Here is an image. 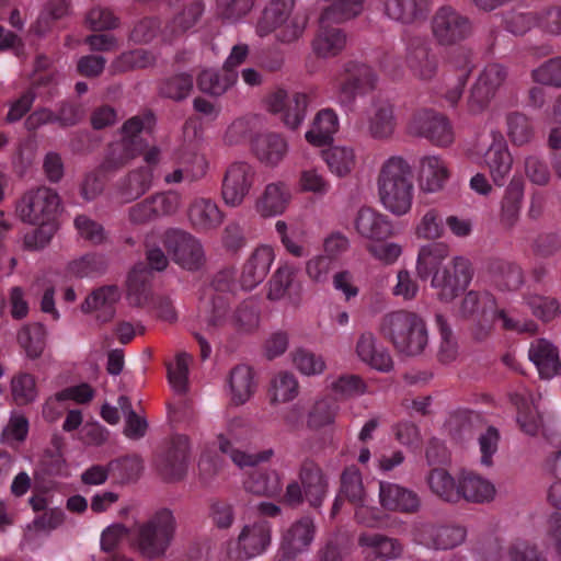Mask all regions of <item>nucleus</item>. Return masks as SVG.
<instances>
[{
    "mask_svg": "<svg viewBox=\"0 0 561 561\" xmlns=\"http://www.w3.org/2000/svg\"><path fill=\"white\" fill-rule=\"evenodd\" d=\"M378 196L386 209L394 215L407 214L413 199V169L401 156L389 157L377 176Z\"/></svg>",
    "mask_w": 561,
    "mask_h": 561,
    "instance_id": "1",
    "label": "nucleus"
},
{
    "mask_svg": "<svg viewBox=\"0 0 561 561\" xmlns=\"http://www.w3.org/2000/svg\"><path fill=\"white\" fill-rule=\"evenodd\" d=\"M379 333L398 352L408 356L421 354L428 342L424 319L408 310H398L385 314L379 324Z\"/></svg>",
    "mask_w": 561,
    "mask_h": 561,
    "instance_id": "2",
    "label": "nucleus"
},
{
    "mask_svg": "<svg viewBox=\"0 0 561 561\" xmlns=\"http://www.w3.org/2000/svg\"><path fill=\"white\" fill-rule=\"evenodd\" d=\"M176 528L172 511L161 508L146 522L136 525L130 546L146 560L162 558L175 538Z\"/></svg>",
    "mask_w": 561,
    "mask_h": 561,
    "instance_id": "3",
    "label": "nucleus"
},
{
    "mask_svg": "<svg viewBox=\"0 0 561 561\" xmlns=\"http://www.w3.org/2000/svg\"><path fill=\"white\" fill-rule=\"evenodd\" d=\"M459 313L462 318L474 322L472 333L478 341H482L490 335L496 318L503 321L505 329H517V325L507 317L505 311L497 309L496 300L489 291H468L460 302Z\"/></svg>",
    "mask_w": 561,
    "mask_h": 561,
    "instance_id": "4",
    "label": "nucleus"
},
{
    "mask_svg": "<svg viewBox=\"0 0 561 561\" xmlns=\"http://www.w3.org/2000/svg\"><path fill=\"white\" fill-rule=\"evenodd\" d=\"M60 206L58 193L48 186L32 187L24 192L15 205L19 219L33 226L50 224Z\"/></svg>",
    "mask_w": 561,
    "mask_h": 561,
    "instance_id": "5",
    "label": "nucleus"
},
{
    "mask_svg": "<svg viewBox=\"0 0 561 561\" xmlns=\"http://www.w3.org/2000/svg\"><path fill=\"white\" fill-rule=\"evenodd\" d=\"M162 242L172 260L184 270L197 271L206 262L201 242L187 231L168 229Z\"/></svg>",
    "mask_w": 561,
    "mask_h": 561,
    "instance_id": "6",
    "label": "nucleus"
},
{
    "mask_svg": "<svg viewBox=\"0 0 561 561\" xmlns=\"http://www.w3.org/2000/svg\"><path fill=\"white\" fill-rule=\"evenodd\" d=\"M472 277L471 262L465 256H455L440 272L433 275L431 284L440 300L451 301L467 288Z\"/></svg>",
    "mask_w": 561,
    "mask_h": 561,
    "instance_id": "7",
    "label": "nucleus"
},
{
    "mask_svg": "<svg viewBox=\"0 0 561 561\" xmlns=\"http://www.w3.org/2000/svg\"><path fill=\"white\" fill-rule=\"evenodd\" d=\"M432 34L440 46H453L472 33V22L449 5L439 8L432 18Z\"/></svg>",
    "mask_w": 561,
    "mask_h": 561,
    "instance_id": "8",
    "label": "nucleus"
},
{
    "mask_svg": "<svg viewBox=\"0 0 561 561\" xmlns=\"http://www.w3.org/2000/svg\"><path fill=\"white\" fill-rule=\"evenodd\" d=\"M190 439L185 435L173 436L165 450L156 461L157 469L164 481L174 482L184 478L187 470Z\"/></svg>",
    "mask_w": 561,
    "mask_h": 561,
    "instance_id": "9",
    "label": "nucleus"
},
{
    "mask_svg": "<svg viewBox=\"0 0 561 561\" xmlns=\"http://www.w3.org/2000/svg\"><path fill=\"white\" fill-rule=\"evenodd\" d=\"M255 180V171L247 162L239 161L231 163L222 179L221 196L224 202L232 207L240 206Z\"/></svg>",
    "mask_w": 561,
    "mask_h": 561,
    "instance_id": "10",
    "label": "nucleus"
},
{
    "mask_svg": "<svg viewBox=\"0 0 561 561\" xmlns=\"http://www.w3.org/2000/svg\"><path fill=\"white\" fill-rule=\"evenodd\" d=\"M376 83L377 76L371 67L357 61H348L337 85L339 99L343 104H352L358 94L374 90Z\"/></svg>",
    "mask_w": 561,
    "mask_h": 561,
    "instance_id": "11",
    "label": "nucleus"
},
{
    "mask_svg": "<svg viewBox=\"0 0 561 561\" xmlns=\"http://www.w3.org/2000/svg\"><path fill=\"white\" fill-rule=\"evenodd\" d=\"M411 128L437 146H448L454 141L450 122L442 114L431 111L419 112L412 118Z\"/></svg>",
    "mask_w": 561,
    "mask_h": 561,
    "instance_id": "12",
    "label": "nucleus"
},
{
    "mask_svg": "<svg viewBox=\"0 0 561 561\" xmlns=\"http://www.w3.org/2000/svg\"><path fill=\"white\" fill-rule=\"evenodd\" d=\"M298 480L306 501L312 507H320L329 489L328 477L320 465L311 458L304 459L298 469Z\"/></svg>",
    "mask_w": 561,
    "mask_h": 561,
    "instance_id": "13",
    "label": "nucleus"
},
{
    "mask_svg": "<svg viewBox=\"0 0 561 561\" xmlns=\"http://www.w3.org/2000/svg\"><path fill=\"white\" fill-rule=\"evenodd\" d=\"M358 546L367 561H391L401 558L404 545L398 538L381 533H363Z\"/></svg>",
    "mask_w": 561,
    "mask_h": 561,
    "instance_id": "14",
    "label": "nucleus"
},
{
    "mask_svg": "<svg viewBox=\"0 0 561 561\" xmlns=\"http://www.w3.org/2000/svg\"><path fill=\"white\" fill-rule=\"evenodd\" d=\"M317 534L314 520L302 516L295 520L283 534L279 543V553L301 554L307 552Z\"/></svg>",
    "mask_w": 561,
    "mask_h": 561,
    "instance_id": "15",
    "label": "nucleus"
},
{
    "mask_svg": "<svg viewBox=\"0 0 561 561\" xmlns=\"http://www.w3.org/2000/svg\"><path fill=\"white\" fill-rule=\"evenodd\" d=\"M379 503L386 511L404 514L417 513L421 507V499L414 491L387 481L379 483Z\"/></svg>",
    "mask_w": 561,
    "mask_h": 561,
    "instance_id": "16",
    "label": "nucleus"
},
{
    "mask_svg": "<svg viewBox=\"0 0 561 561\" xmlns=\"http://www.w3.org/2000/svg\"><path fill=\"white\" fill-rule=\"evenodd\" d=\"M272 528L266 520H256L243 526L238 536V553L251 559L262 554L271 545Z\"/></svg>",
    "mask_w": 561,
    "mask_h": 561,
    "instance_id": "17",
    "label": "nucleus"
},
{
    "mask_svg": "<svg viewBox=\"0 0 561 561\" xmlns=\"http://www.w3.org/2000/svg\"><path fill=\"white\" fill-rule=\"evenodd\" d=\"M357 233L370 241H385L392 236V225L388 217L371 207H362L354 220Z\"/></svg>",
    "mask_w": 561,
    "mask_h": 561,
    "instance_id": "18",
    "label": "nucleus"
},
{
    "mask_svg": "<svg viewBox=\"0 0 561 561\" xmlns=\"http://www.w3.org/2000/svg\"><path fill=\"white\" fill-rule=\"evenodd\" d=\"M274 261V251L271 247L256 248L245 261L240 275V284L245 290H251L262 283Z\"/></svg>",
    "mask_w": 561,
    "mask_h": 561,
    "instance_id": "19",
    "label": "nucleus"
},
{
    "mask_svg": "<svg viewBox=\"0 0 561 561\" xmlns=\"http://www.w3.org/2000/svg\"><path fill=\"white\" fill-rule=\"evenodd\" d=\"M121 299V290L116 285H106L93 290L82 302L81 310L85 313L96 311V319L102 323L114 319L116 304Z\"/></svg>",
    "mask_w": 561,
    "mask_h": 561,
    "instance_id": "20",
    "label": "nucleus"
},
{
    "mask_svg": "<svg viewBox=\"0 0 561 561\" xmlns=\"http://www.w3.org/2000/svg\"><path fill=\"white\" fill-rule=\"evenodd\" d=\"M405 61L412 75L420 80L428 81L437 75V55L425 44L410 46Z\"/></svg>",
    "mask_w": 561,
    "mask_h": 561,
    "instance_id": "21",
    "label": "nucleus"
},
{
    "mask_svg": "<svg viewBox=\"0 0 561 561\" xmlns=\"http://www.w3.org/2000/svg\"><path fill=\"white\" fill-rule=\"evenodd\" d=\"M486 272L494 285L503 290H516L524 282L520 266L503 257H491Z\"/></svg>",
    "mask_w": 561,
    "mask_h": 561,
    "instance_id": "22",
    "label": "nucleus"
},
{
    "mask_svg": "<svg viewBox=\"0 0 561 561\" xmlns=\"http://www.w3.org/2000/svg\"><path fill=\"white\" fill-rule=\"evenodd\" d=\"M356 353L364 363L377 370L390 371L393 368L390 353L378 344L376 336L370 332L360 334Z\"/></svg>",
    "mask_w": 561,
    "mask_h": 561,
    "instance_id": "23",
    "label": "nucleus"
},
{
    "mask_svg": "<svg viewBox=\"0 0 561 561\" xmlns=\"http://www.w3.org/2000/svg\"><path fill=\"white\" fill-rule=\"evenodd\" d=\"M151 167H140L129 171L118 183L117 193L126 202H133L145 195L152 186Z\"/></svg>",
    "mask_w": 561,
    "mask_h": 561,
    "instance_id": "24",
    "label": "nucleus"
},
{
    "mask_svg": "<svg viewBox=\"0 0 561 561\" xmlns=\"http://www.w3.org/2000/svg\"><path fill=\"white\" fill-rule=\"evenodd\" d=\"M450 255V247L446 242H431L420 248L416 260V275L420 279H427L436 272H440L439 266L443 261Z\"/></svg>",
    "mask_w": 561,
    "mask_h": 561,
    "instance_id": "25",
    "label": "nucleus"
},
{
    "mask_svg": "<svg viewBox=\"0 0 561 561\" xmlns=\"http://www.w3.org/2000/svg\"><path fill=\"white\" fill-rule=\"evenodd\" d=\"M228 383L231 402L234 405H242L249 401L257 387L253 368L244 364H239L230 370Z\"/></svg>",
    "mask_w": 561,
    "mask_h": 561,
    "instance_id": "26",
    "label": "nucleus"
},
{
    "mask_svg": "<svg viewBox=\"0 0 561 561\" xmlns=\"http://www.w3.org/2000/svg\"><path fill=\"white\" fill-rule=\"evenodd\" d=\"M290 201V192L285 183L267 184L256 199L255 209L262 217L283 214Z\"/></svg>",
    "mask_w": 561,
    "mask_h": 561,
    "instance_id": "27",
    "label": "nucleus"
},
{
    "mask_svg": "<svg viewBox=\"0 0 561 561\" xmlns=\"http://www.w3.org/2000/svg\"><path fill=\"white\" fill-rule=\"evenodd\" d=\"M251 150L261 162L275 165L286 154L287 144L277 134H257L251 140Z\"/></svg>",
    "mask_w": 561,
    "mask_h": 561,
    "instance_id": "28",
    "label": "nucleus"
},
{
    "mask_svg": "<svg viewBox=\"0 0 561 561\" xmlns=\"http://www.w3.org/2000/svg\"><path fill=\"white\" fill-rule=\"evenodd\" d=\"M319 23V31L312 42L313 51L323 58L339 55L346 46V34L341 28L332 27V22Z\"/></svg>",
    "mask_w": 561,
    "mask_h": 561,
    "instance_id": "29",
    "label": "nucleus"
},
{
    "mask_svg": "<svg viewBox=\"0 0 561 561\" xmlns=\"http://www.w3.org/2000/svg\"><path fill=\"white\" fill-rule=\"evenodd\" d=\"M396 126L393 105L387 101L376 103L368 118V135L376 140H387L394 134Z\"/></svg>",
    "mask_w": 561,
    "mask_h": 561,
    "instance_id": "30",
    "label": "nucleus"
},
{
    "mask_svg": "<svg viewBox=\"0 0 561 561\" xmlns=\"http://www.w3.org/2000/svg\"><path fill=\"white\" fill-rule=\"evenodd\" d=\"M529 357L537 366L542 378H552L561 371L558 351L546 340H538L531 344Z\"/></svg>",
    "mask_w": 561,
    "mask_h": 561,
    "instance_id": "31",
    "label": "nucleus"
},
{
    "mask_svg": "<svg viewBox=\"0 0 561 561\" xmlns=\"http://www.w3.org/2000/svg\"><path fill=\"white\" fill-rule=\"evenodd\" d=\"M188 219L193 227L199 230H211L221 225L224 214L211 199H195L187 210Z\"/></svg>",
    "mask_w": 561,
    "mask_h": 561,
    "instance_id": "32",
    "label": "nucleus"
},
{
    "mask_svg": "<svg viewBox=\"0 0 561 561\" xmlns=\"http://www.w3.org/2000/svg\"><path fill=\"white\" fill-rule=\"evenodd\" d=\"M204 10L205 4L202 0H194L190 2L164 26L162 30L163 38L165 41H172L173 38L184 34L198 22Z\"/></svg>",
    "mask_w": 561,
    "mask_h": 561,
    "instance_id": "33",
    "label": "nucleus"
},
{
    "mask_svg": "<svg viewBox=\"0 0 561 561\" xmlns=\"http://www.w3.org/2000/svg\"><path fill=\"white\" fill-rule=\"evenodd\" d=\"M339 130V118L332 108L319 111L312 127L306 133V140L317 147H323L332 141V136Z\"/></svg>",
    "mask_w": 561,
    "mask_h": 561,
    "instance_id": "34",
    "label": "nucleus"
},
{
    "mask_svg": "<svg viewBox=\"0 0 561 561\" xmlns=\"http://www.w3.org/2000/svg\"><path fill=\"white\" fill-rule=\"evenodd\" d=\"M428 0H386V14L398 22L412 24L425 18Z\"/></svg>",
    "mask_w": 561,
    "mask_h": 561,
    "instance_id": "35",
    "label": "nucleus"
},
{
    "mask_svg": "<svg viewBox=\"0 0 561 561\" xmlns=\"http://www.w3.org/2000/svg\"><path fill=\"white\" fill-rule=\"evenodd\" d=\"M449 178L446 163L438 157H424L420 162V183L426 192H437L443 188Z\"/></svg>",
    "mask_w": 561,
    "mask_h": 561,
    "instance_id": "36",
    "label": "nucleus"
},
{
    "mask_svg": "<svg viewBox=\"0 0 561 561\" xmlns=\"http://www.w3.org/2000/svg\"><path fill=\"white\" fill-rule=\"evenodd\" d=\"M451 62L459 69V75L456 83L447 90L445 99L451 106H455L461 99L463 88L473 68L471 49L459 47L454 51Z\"/></svg>",
    "mask_w": 561,
    "mask_h": 561,
    "instance_id": "37",
    "label": "nucleus"
},
{
    "mask_svg": "<svg viewBox=\"0 0 561 561\" xmlns=\"http://www.w3.org/2000/svg\"><path fill=\"white\" fill-rule=\"evenodd\" d=\"M295 5V0H274L263 11L257 22L256 31L265 36L277 27L284 26Z\"/></svg>",
    "mask_w": 561,
    "mask_h": 561,
    "instance_id": "38",
    "label": "nucleus"
},
{
    "mask_svg": "<svg viewBox=\"0 0 561 561\" xmlns=\"http://www.w3.org/2000/svg\"><path fill=\"white\" fill-rule=\"evenodd\" d=\"M460 499L468 502L484 503L493 500L494 485L482 477L472 472L465 473L459 480Z\"/></svg>",
    "mask_w": 561,
    "mask_h": 561,
    "instance_id": "39",
    "label": "nucleus"
},
{
    "mask_svg": "<svg viewBox=\"0 0 561 561\" xmlns=\"http://www.w3.org/2000/svg\"><path fill=\"white\" fill-rule=\"evenodd\" d=\"M141 152L140 147H137L133 140L121 139L108 146L101 169L105 172L117 171L140 156Z\"/></svg>",
    "mask_w": 561,
    "mask_h": 561,
    "instance_id": "40",
    "label": "nucleus"
},
{
    "mask_svg": "<svg viewBox=\"0 0 561 561\" xmlns=\"http://www.w3.org/2000/svg\"><path fill=\"white\" fill-rule=\"evenodd\" d=\"M523 196V181L513 179L506 187L500 215L501 225L506 229H512L517 222Z\"/></svg>",
    "mask_w": 561,
    "mask_h": 561,
    "instance_id": "41",
    "label": "nucleus"
},
{
    "mask_svg": "<svg viewBox=\"0 0 561 561\" xmlns=\"http://www.w3.org/2000/svg\"><path fill=\"white\" fill-rule=\"evenodd\" d=\"M47 331L42 323L23 325L18 332V343L30 359H37L46 347Z\"/></svg>",
    "mask_w": 561,
    "mask_h": 561,
    "instance_id": "42",
    "label": "nucleus"
},
{
    "mask_svg": "<svg viewBox=\"0 0 561 561\" xmlns=\"http://www.w3.org/2000/svg\"><path fill=\"white\" fill-rule=\"evenodd\" d=\"M493 181L501 185L511 171L513 159L505 144L494 141L484 154Z\"/></svg>",
    "mask_w": 561,
    "mask_h": 561,
    "instance_id": "43",
    "label": "nucleus"
},
{
    "mask_svg": "<svg viewBox=\"0 0 561 561\" xmlns=\"http://www.w3.org/2000/svg\"><path fill=\"white\" fill-rule=\"evenodd\" d=\"M427 484L431 491L440 500L449 503L460 501L459 482L443 468H435L427 476Z\"/></svg>",
    "mask_w": 561,
    "mask_h": 561,
    "instance_id": "44",
    "label": "nucleus"
},
{
    "mask_svg": "<svg viewBox=\"0 0 561 561\" xmlns=\"http://www.w3.org/2000/svg\"><path fill=\"white\" fill-rule=\"evenodd\" d=\"M340 495L355 506H364L366 491L359 469L355 466L347 467L341 474Z\"/></svg>",
    "mask_w": 561,
    "mask_h": 561,
    "instance_id": "45",
    "label": "nucleus"
},
{
    "mask_svg": "<svg viewBox=\"0 0 561 561\" xmlns=\"http://www.w3.org/2000/svg\"><path fill=\"white\" fill-rule=\"evenodd\" d=\"M193 90V77L188 73H178L159 82L158 93L163 99L174 102L185 100Z\"/></svg>",
    "mask_w": 561,
    "mask_h": 561,
    "instance_id": "46",
    "label": "nucleus"
},
{
    "mask_svg": "<svg viewBox=\"0 0 561 561\" xmlns=\"http://www.w3.org/2000/svg\"><path fill=\"white\" fill-rule=\"evenodd\" d=\"M322 154L329 169L337 176H346L355 168L356 156L352 148L335 146L324 150Z\"/></svg>",
    "mask_w": 561,
    "mask_h": 561,
    "instance_id": "47",
    "label": "nucleus"
},
{
    "mask_svg": "<svg viewBox=\"0 0 561 561\" xmlns=\"http://www.w3.org/2000/svg\"><path fill=\"white\" fill-rule=\"evenodd\" d=\"M236 81L233 72L219 75L213 70H204L197 77L198 89L207 94L219 96L224 94Z\"/></svg>",
    "mask_w": 561,
    "mask_h": 561,
    "instance_id": "48",
    "label": "nucleus"
},
{
    "mask_svg": "<svg viewBox=\"0 0 561 561\" xmlns=\"http://www.w3.org/2000/svg\"><path fill=\"white\" fill-rule=\"evenodd\" d=\"M151 273L144 264H137L127 276V295L133 304L141 305L147 299Z\"/></svg>",
    "mask_w": 561,
    "mask_h": 561,
    "instance_id": "49",
    "label": "nucleus"
},
{
    "mask_svg": "<svg viewBox=\"0 0 561 561\" xmlns=\"http://www.w3.org/2000/svg\"><path fill=\"white\" fill-rule=\"evenodd\" d=\"M511 400L517 407V422L520 428L529 435L537 434L541 426V416L537 408L528 404L518 393L512 394Z\"/></svg>",
    "mask_w": 561,
    "mask_h": 561,
    "instance_id": "50",
    "label": "nucleus"
},
{
    "mask_svg": "<svg viewBox=\"0 0 561 561\" xmlns=\"http://www.w3.org/2000/svg\"><path fill=\"white\" fill-rule=\"evenodd\" d=\"M112 476L121 484L136 481L144 469L142 460L138 456H127L110 461Z\"/></svg>",
    "mask_w": 561,
    "mask_h": 561,
    "instance_id": "51",
    "label": "nucleus"
},
{
    "mask_svg": "<svg viewBox=\"0 0 561 561\" xmlns=\"http://www.w3.org/2000/svg\"><path fill=\"white\" fill-rule=\"evenodd\" d=\"M310 101L308 93H294L282 113V122L290 129H297L305 119Z\"/></svg>",
    "mask_w": 561,
    "mask_h": 561,
    "instance_id": "52",
    "label": "nucleus"
},
{
    "mask_svg": "<svg viewBox=\"0 0 561 561\" xmlns=\"http://www.w3.org/2000/svg\"><path fill=\"white\" fill-rule=\"evenodd\" d=\"M337 405L330 399H321L314 402L307 416V426L319 430L331 425L335 421Z\"/></svg>",
    "mask_w": 561,
    "mask_h": 561,
    "instance_id": "53",
    "label": "nucleus"
},
{
    "mask_svg": "<svg viewBox=\"0 0 561 561\" xmlns=\"http://www.w3.org/2000/svg\"><path fill=\"white\" fill-rule=\"evenodd\" d=\"M94 390L88 383H81L73 387H68L60 392L55 394L54 401H48L43 410L46 419L54 421L55 416L51 412V405L54 402H60L65 400H73L77 403L84 404L93 399Z\"/></svg>",
    "mask_w": 561,
    "mask_h": 561,
    "instance_id": "54",
    "label": "nucleus"
},
{
    "mask_svg": "<svg viewBox=\"0 0 561 561\" xmlns=\"http://www.w3.org/2000/svg\"><path fill=\"white\" fill-rule=\"evenodd\" d=\"M531 79L541 85L561 88V56L552 57L531 71Z\"/></svg>",
    "mask_w": 561,
    "mask_h": 561,
    "instance_id": "55",
    "label": "nucleus"
},
{
    "mask_svg": "<svg viewBox=\"0 0 561 561\" xmlns=\"http://www.w3.org/2000/svg\"><path fill=\"white\" fill-rule=\"evenodd\" d=\"M11 391L18 405L33 402L37 396L35 377L27 373H20L12 378Z\"/></svg>",
    "mask_w": 561,
    "mask_h": 561,
    "instance_id": "56",
    "label": "nucleus"
},
{
    "mask_svg": "<svg viewBox=\"0 0 561 561\" xmlns=\"http://www.w3.org/2000/svg\"><path fill=\"white\" fill-rule=\"evenodd\" d=\"M507 135L515 145L523 146L529 142L534 129L528 117L522 113H511L507 116Z\"/></svg>",
    "mask_w": 561,
    "mask_h": 561,
    "instance_id": "57",
    "label": "nucleus"
},
{
    "mask_svg": "<svg viewBox=\"0 0 561 561\" xmlns=\"http://www.w3.org/2000/svg\"><path fill=\"white\" fill-rule=\"evenodd\" d=\"M245 489L256 495L274 496L280 491V483L276 476L255 471L247 480Z\"/></svg>",
    "mask_w": 561,
    "mask_h": 561,
    "instance_id": "58",
    "label": "nucleus"
},
{
    "mask_svg": "<svg viewBox=\"0 0 561 561\" xmlns=\"http://www.w3.org/2000/svg\"><path fill=\"white\" fill-rule=\"evenodd\" d=\"M151 57L141 49L123 53L111 65L114 73H123L135 69H142L151 64Z\"/></svg>",
    "mask_w": 561,
    "mask_h": 561,
    "instance_id": "59",
    "label": "nucleus"
},
{
    "mask_svg": "<svg viewBox=\"0 0 561 561\" xmlns=\"http://www.w3.org/2000/svg\"><path fill=\"white\" fill-rule=\"evenodd\" d=\"M191 356L186 353H179L175 363L168 364V378L173 389L179 393L187 390V374Z\"/></svg>",
    "mask_w": 561,
    "mask_h": 561,
    "instance_id": "60",
    "label": "nucleus"
},
{
    "mask_svg": "<svg viewBox=\"0 0 561 561\" xmlns=\"http://www.w3.org/2000/svg\"><path fill=\"white\" fill-rule=\"evenodd\" d=\"M298 393V382L294 375L279 373L272 381L271 397L274 402H287Z\"/></svg>",
    "mask_w": 561,
    "mask_h": 561,
    "instance_id": "61",
    "label": "nucleus"
},
{
    "mask_svg": "<svg viewBox=\"0 0 561 561\" xmlns=\"http://www.w3.org/2000/svg\"><path fill=\"white\" fill-rule=\"evenodd\" d=\"M75 227L79 236L91 244L99 245L106 241L104 227L85 215L76 217Z\"/></svg>",
    "mask_w": 561,
    "mask_h": 561,
    "instance_id": "62",
    "label": "nucleus"
},
{
    "mask_svg": "<svg viewBox=\"0 0 561 561\" xmlns=\"http://www.w3.org/2000/svg\"><path fill=\"white\" fill-rule=\"evenodd\" d=\"M295 276V270L285 264L279 266L270 280L267 299L279 300L284 298Z\"/></svg>",
    "mask_w": 561,
    "mask_h": 561,
    "instance_id": "63",
    "label": "nucleus"
},
{
    "mask_svg": "<svg viewBox=\"0 0 561 561\" xmlns=\"http://www.w3.org/2000/svg\"><path fill=\"white\" fill-rule=\"evenodd\" d=\"M474 420H478V415L472 412L459 411L454 413L447 423L449 433L457 440L471 437L473 435Z\"/></svg>",
    "mask_w": 561,
    "mask_h": 561,
    "instance_id": "64",
    "label": "nucleus"
}]
</instances>
